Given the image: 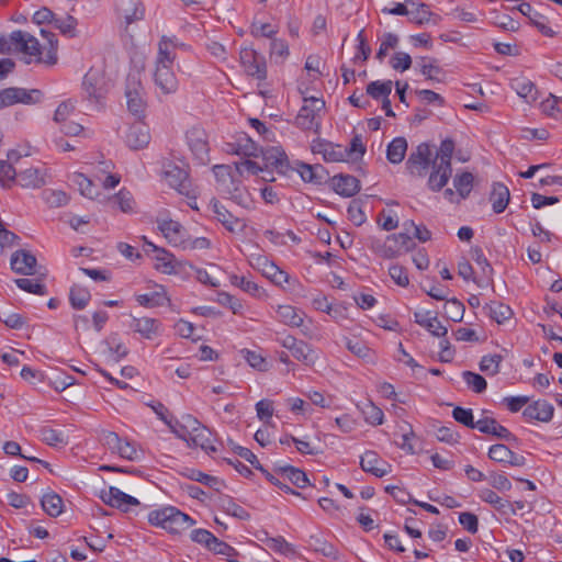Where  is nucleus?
<instances>
[{
  "instance_id": "39",
  "label": "nucleus",
  "mask_w": 562,
  "mask_h": 562,
  "mask_svg": "<svg viewBox=\"0 0 562 562\" xmlns=\"http://www.w3.org/2000/svg\"><path fill=\"white\" fill-rule=\"evenodd\" d=\"M176 59V50L173 44L168 36H162L158 43V55L156 65L172 66Z\"/></svg>"
},
{
  "instance_id": "49",
  "label": "nucleus",
  "mask_w": 562,
  "mask_h": 562,
  "mask_svg": "<svg viewBox=\"0 0 562 562\" xmlns=\"http://www.w3.org/2000/svg\"><path fill=\"white\" fill-rule=\"evenodd\" d=\"M487 308L490 311L491 318L498 324H503L513 316L512 308L501 302H491V304L487 305Z\"/></svg>"
},
{
  "instance_id": "60",
  "label": "nucleus",
  "mask_w": 562,
  "mask_h": 562,
  "mask_svg": "<svg viewBox=\"0 0 562 562\" xmlns=\"http://www.w3.org/2000/svg\"><path fill=\"white\" fill-rule=\"evenodd\" d=\"M454 147L456 144L451 138L443 139L432 160L440 161L443 164H451Z\"/></svg>"
},
{
  "instance_id": "62",
  "label": "nucleus",
  "mask_w": 562,
  "mask_h": 562,
  "mask_svg": "<svg viewBox=\"0 0 562 562\" xmlns=\"http://www.w3.org/2000/svg\"><path fill=\"white\" fill-rule=\"evenodd\" d=\"M348 218L356 225L361 226L366 221L367 216L362 210L361 203L358 200L350 202L348 209Z\"/></svg>"
},
{
  "instance_id": "32",
  "label": "nucleus",
  "mask_w": 562,
  "mask_h": 562,
  "mask_svg": "<svg viewBox=\"0 0 562 562\" xmlns=\"http://www.w3.org/2000/svg\"><path fill=\"white\" fill-rule=\"evenodd\" d=\"M415 323L425 327L432 336L445 337L448 333L446 326H443L436 316L430 317L429 312L414 314Z\"/></svg>"
},
{
  "instance_id": "37",
  "label": "nucleus",
  "mask_w": 562,
  "mask_h": 562,
  "mask_svg": "<svg viewBox=\"0 0 562 562\" xmlns=\"http://www.w3.org/2000/svg\"><path fill=\"white\" fill-rule=\"evenodd\" d=\"M276 471L299 488H304L310 484L306 473L297 468L285 465Z\"/></svg>"
},
{
  "instance_id": "36",
  "label": "nucleus",
  "mask_w": 562,
  "mask_h": 562,
  "mask_svg": "<svg viewBox=\"0 0 562 562\" xmlns=\"http://www.w3.org/2000/svg\"><path fill=\"white\" fill-rule=\"evenodd\" d=\"M291 353L297 361L308 367L314 366L318 359L316 350L304 340H300Z\"/></svg>"
},
{
  "instance_id": "10",
  "label": "nucleus",
  "mask_w": 562,
  "mask_h": 562,
  "mask_svg": "<svg viewBox=\"0 0 562 562\" xmlns=\"http://www.w3.org/2000/svg\"><path fill=\"white\" fill-rule=\"evenodd\" d=\"M220 190L222 193L226 194L228 199L243 207H248L251 202L249 193L241 184L239 177L236 178L234 176L222 179Z\"/></svg>"
},
{
  "instance_id": "4",
  "label": "nucleus",
  "mask_w": 562,
  "mask_h": 562,
  "mask_svg": "<svg viewBox=\"0 0 562 562\" xmlns=\"http://www.w3.org/2000/svg\"><path fill=\"white\" fill-rule=\"evenodd\" d=\"M415 247L413 237L407 233L392 234L385 240L373 239L371 249L382 258H396L403 252H407Z\"/></svg>"
},
{
  "instance_id": "9",
  "label": "nucleus",
  "mask_w": 562,
  "mask_h": 562,
  "mask_svg": "<svg viewBox=\"0 0 562 562\" xmlns=\"http://www.w3.org/2000/svg\"><path fill=\"white\" fill-rule=\"evenodd\" d=\"M293 171H296L304 182L315 186H321L328 179L327 170L319 164L310 165L295 160L293 165H291L290 173Z\"/></svg>"
},
{
  "instance_id": "27",
  "label": "nucleus",
  "mask_w": 562,
  "mask_h": 562,
  "mask_svg": "<svg viewBox=\"0 0 562 562\" xmlns=\"http://www.w3.org/2000/svg\"><path fill=\"white\" fill-rule=\"evenodd\" d=\"M160 322L150 317H133L130 327L145 339H153L159 334Z\"/></svg>"
},
{
  "instance_id": "47",
  "label": "nucleus",
  "mask_w": 562,
  "mask_h": 562,
  "mask_svg": "<svg viewBox=\"0 0 562 562\" xmlns=\"http://www.w3.org/2000/svg\"><path fill=\"white\" fill-rule=\"evenodd\" d=\"M393 82L391 80L372 81L367 86V94L375 100H383L385 97H390Z\"/></svg>"
},
{
  "instance_id": "21",
  "label": "nucleus",
  "mask_w": 562,
  "mask_h": 562,
  "mask_svg": "<svg viewBox=\"0 0 562 562\" xmlns=\"http://www.w3.org/2000/svg\"><path fill=\"white\" fill-rule=\"evenodd\" d=\"M164 176L167 183L180 193L189 190V175L183 168H180L173 164H168L165 166Z\"/></svg>"
},
{
  "instance_id": "8",
  "label": "nucleus",
  "mask_w": 562,
  "mask_h": 562,
  "mask_svg": "<svg viewBox=\"0 0 562 562\" xmlns=\"http://www.w3.org/2000/svg\"><path fill=\"white\" fill-rule=\"evenodd\" d=\"M324 106L325 101L322 99L314 97L304 98V104L295 117L296 126L304 131H310L315 125L318 126V123H315L316 113L323 110Z\"/></svg>"
},
{
  "instance_id": "5",
  "label": "nucleus",
  "mask_w": 562,
  "mask_h": 562,
  "mask_svg": "<svg viewBox=\"0 0 562 562\" xmlns=\"http://www.w3.org/2000/svg\"><path fill=\"white\" fill-rule=\"evenodd\" d=\"M44 93L40 89H25L10 87L0 90V110L22 103L26 105L38 104L42 102Z\"/></svg>"
},
{
  "instance_id": "1",
  "label": "nucleus",
  "mask_w": 562,
  "mask_h": 562,
  "mask_svg": "<svg viewBox=\"0 0 562 562\" xmlns=\"http://www.w3.org/2000/svg\"><path fill=\"white\" fill-rule=\"evenodd\" d=\"M41 34L47 40L49 48L45 56L42 55L41 44L35 36L25 31H13L10 34V42L15 46V49L24 55L34 57L36 63H44L46 65H55L57 63V46L58 41L56 35L44 29Z\"/></svg>"
},
{
  "instance_id": "43",
  "label": "nucleus",
  "mask_w": 562,
  "mask_h": 562,
  "mask_svg": "<svg viewBox=\"0 0 562 562\" xmlns=\"http://www.w3.org/2000/svg\"><path fill=\"white\" fill-rule=\"evenodd\" d=\"M91 299L89 290L79 284H74L69 293V302L75 310H83Z\"/></svg>"
},
{
  "instance_id": "57",
  "label": "nucleus",
  "mask_w": 562,
  "mask_h": 562,
  "mask_svg": "<svg viewBox=\"0 0 562 562\" xmlns=\"http://www.w3.org/2000/svg\"><path fill=\"white\" fill-rule=\"evenodd\" d=\"M76 110V101L72 99H68L66 101H63L56 109L54 113V122L61 124L66 121H68V117L75 112Z\"/></svg>"
},
{
  "instance_id": "28",
  "label": "nucleus",
  "mask_w": 562,
  "mask_h": 562,
  "mask_svg": "<svg viewBox=\"0 0 562 562\" xmlns=\"http://www.w3.org/2000/svg\"><path fill=\"white\" fill-rule=\"evenodd\" d=\"M117 12L123 16L127 24L144 18V7L140 0H117Z\"/></svg>"
},
{
  "instance_id": "19",
  "label": "nucleus",
  "mask_w": 562,
  "mask_h": 562,
  "mask_svg": "<svg viewBox=\"0 0 562 562\" xmlns=\"http://www.w3.org/2000/svg\"><path fill=\"white\" fill-rule=\"evenodd\" d=\"M36 263V257L30 251L23 249L13 252L10 260L11 269L15 273L24 276L34 274Z\"/></svg>"
},
{
  "instance_id": "12",
  "label": "nucleus",
  "mask_w": 562,
  "mask_h": 562,
  "mask_svg": "<svg viewBox=\"0 0 562 562\" xmlns=\"http://www.w3.org/2000/svg\"><path fill=\"white\" fill-rule=\"evenodd\" d=\"M140 90L142 85L139 79H137L135 76H128L125 90L127 109L132 114L136 116H140L145 110V102L143 100Z\"/></svg>"
},
{
  "instance_id": "41",
  "label": "nucleus",
  "mask_w": 562,
  "mask_h": 562,
  "mask_svg": "<svg viewBox=\"0 0 562 562\" xmlns=\"http://www.w3.org/2000/svg\"><path fill=\"white\" fill-rule=\"evenodd\" d=\"M41 505L50 517H58L63 513V498L57 493L50 492L43 495Z\"/></svg>"
},
{
  "instance_id": "30",
  "label": "nucleus",
  "mask_w": 562,
  "mask_h": 562,
  "mask_svg": "<svg viewBox=\"0 0 562 562\" xmlns=\"http://www.w3.org/2000/svg\"><path fill=\"white\" fill-rule=\"evenodd\" d=\"M479 496L483 502L492 505L501 514L516 515V508H514V504L499 497L493 490L483 488L480 491Z\"/></svg>"
},
{
  "instance_id": "40",
  "label": "nucleus",
  "mask_w": 562,
  "mask_h": 562,
  "mask_svg": "<svg viewBox=\"0 0 562 562\" xmlns=\"http://www.w3.org/2000/svg\"><path fill=\"white\" fill-rule=\"evenodd\" d=\"M407 142L404 137H395L386 149V158L391 164H400L405 158Z\"/></svg>"
},
{
  "instance_id": "15",
  "label": "nucleus",
  "mask_w": 562,
  "mask_h": 562,
  "mask_svg": "<svg viewBox=\"0 0 562 562\" xmlns=\"http://www.w3.org/2000/svg\"><path fill=\"white\" fill-rule=\"evenodd\" d=\"M430 167L427 186L432 192H439L451 178L452 165L432 160Z\"/></svg>"
},
{
  "instance_id": "18",
  "label": "nucleus",
  "mask_w": 562,
  "mask_h": 562,
  "mask_svg": "<svg viewBox=\"0 0 562 562\" xmlns=\"http://www.w3.org/2000/svg\"><path fill=\"white\" fill-rule=\"evenodd\" d=\"M479 431L485 435H491L497 439L505 441H517V437L513 435L506 427L498 424L495 418L484 417L476 422V428Z\"/></svg>"
},
{
  "instance_id": "51",
  "label": "nucleus",
  "mask_w": 562,
  "mask_h": 562,
  "mask_svg": "<svg viewBox=\"0 0 562 562\" xmlns=\"http://www.w3.org/2000/svg\"><path fill=\"white\" fill-rule=\"evenodd\" d=\"M503 360L501 355L483 356L480 361V370L487 375H495L499 372V366Z\"/></svg>"
},
{
  "instance_id": "26",
  "label": "nucleus",
  "mask_w": 562,
  "mask_h": 562,
  "mask_svg": "<svg viewBox=\"0 0 562 562\" xmlns=\"http://www.w3.org/2000/svg\"><path fill=\"white\" fill-rule=\"evenodd\" d=\"M333 187L337 194L346 198L356 195L361 187L360 181L350 175H338L333 178Z\"/></svg>"
},
{
  "instance_id": "23",
  "label": "nucleus",
  "mask_w": 562,
  "mask_h": 562,
  "mask_svg": "<svg viewBox=\"0 0 562 562\" xmlns=\"http://www.w3.org/2000/svg\"><path fill=\"white\" fill-rule=\"evenodd\" d=\"M517 10L527 16L532 25H535L544 36H554V31L548 25V19L540 12L536 11L530 3L521 2Z\"/></svg>"
},
{
  "instance_id": "33",
  "label": "nucleus",
  "mask_w": 562,
  "mask_h": 562,
  "mask_svg": "<svg viewBox=\"0 0 562 562\" xmlns=\"http://www.w3.org/2000/svg\"><path fill=\"white\" fill-rule=\"evenodd\" d=\"M144 240H145V244L148 247H151V249L156 252V256H155V259L157 261L156 269L164 273H167V274L173 273L175 272V265H173L175 256L172 254H170L169 251H167L166 249L155 246L153 243L148 241L146 239V237H144Z\"/></svg>"
},
{
  "instance_id": "59",
  "label": "nucleus",
  "mask_w": 562,
  "mask_h": 562,
  "mask_svg": "<svg viewBox=\"0 0 562 562\" xmlns=\"http://www.w3.org/2000/svg\"><path fill=\"white\" fill-rule=\"evenodd\" d=\"M222 508L231 516L236 517L241 520H247L249 518L248 512L236 504L231 497H225L221 499Z\"/></svg>"
},
{
  "instance_id": "44",
  "label": "nucleus",
  "mask_w": 562,
  "mask_h": 562,
  "mask_svg": "<svg viewBox=\"0 0 562 562\" xmlns=\"http://www.w3.org/2000/svg\"><path fill=\"white\" fill-rule=\"evenodd\" d=\"M40 436L43 442L52 447H63L68 443L67 438L64 436L63 431L56 430L48 426L42 427L40 429Z\"/></svg>"
},
{
  "instance_id": "6",
  "label": "nucleus",
  "mask_w": 562,
  "mask_h": 562,
  "mask_svg": "<svg viewBox=\"0 0 562 562\" xmlns=\"http://www.w3.org/2000/svg\"><path fill=\"white\" fill-rule=\"evenodd\" d=\"M240 63L248 76L259 81L266 80L267 63L263 55L252 48L245 47L240 50Z\"/></svg>"
},
{
  "instance_id": "45",
  "label": "nucleus",
  "mask_w": 562,
  "mask_h": 562,
  "mask_svg": "<svg viewBox=\"0 0 562 562\" xmlns=\"http://www.w3.org/2000/svg\"><path fill=\"white\" fill-rule=\"evenodd\" d=\"M512 88L517 92V94L526 100H535L536 99V86L533 82L526 78H516L510 83Z\"/></svg>"
},
{
  "instance_id": "11",
  "label": "nucleus",
  "mask_w": 562,
  "mask_h": 562,
  "mask_svg": "<svg viewBox=\"0 0 562 562\" xmlns=\"http://www.w3.org/2000/svg\"><path fill=\"white\" fill-rule=\"evenodd\" d=\"M360 467L375 477H383L392 471V465L373 450H368L361 456Z\"/></svg>"
},
{
  "instance_id": "20",
  "label": "nucleus",
  "mask_w": 562,
  "mask_h": 562,
  "mask_svg": "<svg viewBox=\"0 0 562 562\" xmlns=\"http://www.w3.org/2000/svg\"><path fill=\"white\" fill-rule=\"evenodd\" d=\"M125 142L132 149H142L150 142L149 128L144 122H135L126 133Z\"/></svg>"
},
{
  "instance_id": "58",
  "label": "nucleus",
  "mask_w": 562,
  "mask_h": 562,
  "mask_svg": "<svg viewBox=\"0 0 562 562\" xmlns=\"http://www.w3.org/2000/svg\"><path fill=\"white\" fill-rule=\"evenodd\" d=\"M452 416L456 422L462 424L463 426L471 429L476 428V422H474L473 412L471 408L456 406L452 411Z\"/></svg>"
},
{
  "instance_id": "50",
  "label": "nucleus",
  "mask_w": 562,
  "mask_h": 562,
  "mask_svg": "<svg viewBox=\"0 0 562 562\" xmlns=\"http://www.w3.org/2000/svg\"><path fill=\"white\" fill-rule=\"evenodd\" d=\"M181 474L191 481L202 483L209 487H215L220 484V480L216 476H212L196 469H186Z\"/></svg>"
},
{
  "instance_id": "64",
  "label": "nucleus",
  "mask_w": 562,
  "mask_h": 562,
  "mask_svg": "<svg viewBox=\"0 0 562 562\" xmlns=\"http://www.w3.org/2000/svg\"><path fill=\"white\" fill-rule=\"evenodd\" d=\"M510 452L512 450L507 446L503 443H496L490 447L487 456L495 462L506 463L510 457Z\"/></svg>"
},
{
  "instance_id": "42",
  "label": "nucleus",
  "mask_w": 562,
  "mask_h": 562,
  "mask_svg": "<svg viewBox=\"0 0 562 562\" xmlns=\"http://www.w3.org/2000/svg\"><path fill=\"white\" fill-rule=\"evenodd\" d=\"M474 176L469 171L457 173L453 178V187L460 199H467L473 189Z\"/></svg>"
},
{
  "instance_id": "14",
  "label": "nucleus",
  "mask_w": 562,
  "mask_h": 562,
  "mask_svg": "<svg viewBox=\"0 0 562 562\" xmlns=\"http://www.w3.org/2000/svg\"><path fill=\"white\" fill-rule=\"evenodd\" d=\"M101 499L109 506L127 512L131 506H138L139 501L120 488L110 486L108 491H101Z\"/></svg>"
},
{
  "instance_id": "38",
  "label": "nucleus",
  "mask_w": 562,
  "mask_h": 562,
  "mask_svg": "<svg viewBox=\"0 0 562 562\" xmlns=\"http://www.w3.org/2000/svg\"><path fill=\"white\" fill-rule=\"evenodd\" d=\"M278 318L284 325L300 327L303 324V314L291 305H279L277 308Z\"/></svg>"
},
{
  "instance_id": "24",
  "label": "nucleus",
  "mask_w": 562,
  "mask_h": 562,
  "mask_svg": "<svg viewBox=\"0 0 562 562\" xmlns=\"http://www.w3.org/2000/svg\"><path fill=\"white\" fill-rule=\"evenodd\" d=\"M158 228L173 246H180L184 243V227L177 221L161 218L158 220Z\"/></svg>"
},
{
  "instance_id": "35",
  "label": "nucleus",
  "mask_w": 562,
  "mask_h": 562,
  "mask_svg": "<svg viewBox=\"0 0 562 562\" xmlns=\"http://www.w3.org/2000/svg\"><path fill=\"white\" fill-rule=\"evenodd\" d=\"M233 146V150L237 155L246 157H258L260 148L259 146L245 133L240 134Z\"/></svg>"
},
{
  "instance_id": "46",
  "label": "nucleus",
  "mask_w": 562,
  "mask_h": 562,
  "mask_svg": "<svg viewBox=\"0 0 562 562\" xmlns=\"http://www.w3.org/2000/svg\"><path fill=\"white\" fill-rule=\"evenodd\" d=\"M361 412L367 423L378 426L383 424L384 414L380 407L374 405L373 402L368 401L362 404Z\"/></svg>"
},
{
  "instance_id": "61",
  "label": "nucleus",
  "mask_w": 562,
  "mask_h": 562,
  "mask_svg": "<svg viewBox=\"0 0 562 562\" xmlns=\"http://www.w3.org/2000/svg\"><path fill=\"white\" fill-rule=\"evenodd\" d=\"M15 284L21 290L26 291L29 293L38 294V295H44L47 293L45 284L40 283L34 280H31V279H26V278L16 279Z\"/></svg>"
},
{
  "instance_id": "52",
  "label": "nucleus",
  "mask_w": 562,
  "mask_h": 562,
  "mask_svg": "<svg viewBox=\"0 0 562 562\" xmlns=\"http://www.w3.org/2000/svg\"><path fill=\"white\" fill-rule=\"evenodd\" d=\"M43 198L50 207H60L69 202V196L61 190L46 189L43 191Z\"/></svg>"
},
{
  "instance_id": "22",
  "label": "nucleus",
  "mask_w": 562,
  "mask_h": 562,
  "mask_svg": "<svg viewBox=\"0 0 562 562\" xmlns=\"http://www.w3.org/2000/svg\"><path fill=\"white\" fill-rule=\"evenodd\" d=\"M554 407L549 402L544 400H538L528 405L524 409L522 415L529 420L548 423L552 419Z\"/></svg>"
},
{
  "instance_id": "25",
  "label": "nucleus",
  "mask_w": 562,
  "mask_h": 562,
  "mask_svg": "<svg viewBox=\"0 0 562 562\" xmlns=\"http://www.w3.org/2000/svg\"><path fill=\"white\" fill-rule=\"evenodd\" d=\"M213 436L211 430L205 426H200L196 429L192 431L190 437L188 438V446L189 447H200L202 450H204L207 454L215 452L216 448L213 443Z\"/></svg>"
},
{
  "instance_id": "53",
  "label": "nucleus",
  "mask_w": 562,
  "mask_h": 562,
  "mask_svg": "<svg viewBox=\"0 0 562 562\" xmlns=\"http://www.w3.org/2000/svg\"><path fill=\"white\" fill-rule=\"evenodd\" d=\"M443 313L452 322H461L464 314V305L457 299L448 300L443 306Z\"/></svg>"
},
{
  "instance_id": "29",
  "label": "nucleus",
  "mask_w": 562,
  "mask_h": 562,
  "mask_svg": "<svg viewBox=\"0 0 562 562\" xmlns=\"http://www.w3.org/2000/svg\"><path fill=\"white\" fill-rule=\"evenodd\" d=\"M18 183L23 188H41L45 184V175L40 168L30 167L20 172L15 177Z\"/></svg>"
},
{
  "instance_id": "55",
  "label": "nucleus",
  "mask_w": 562,
  "mask_h": 562,
  "mask_svg": "<svg viewBox=\"0 0 562 562\" xmlns=\"http://www.w3.org/2000/svg\"><path fill=\"white\" fill-rule=\"evenodd\" d=\"M160 291H156L153 293H146V294H139L136 296V301L139 305L145 307H154L159 306L164 304V301L166 300V295L164 293V288L160 286Z\"/></svg>"
},
{
  "instance_id": "16",
  "label": "nucleus",
  "mask_w": 562,
  "mask_h": 562,
  "mask_svg": "<svg viewBox=\"0 0 562 562\" xmlns=\"http://www.w3.org/2000/svg\"><path fill=\"white\" fill-rule=\"evenodd\" d=\"M209 209L215 214L216 220L231 233L241 231L245 225L240 220L234 216L217 199L213 198L209 203Z\"/></svg>"
},
{
  "instance_id": "54",
  "label": "nucleus",
  "mask_w": 562,
  "mask_h": 562,
  "mask_svg": "<svg viewBox=\"0 0 562 562\" xmlns=\"http://www.w3.org/2000/svg\"><path fill=\"white\" fill-rule=\"evenodd\" d=\"M346 347L358 358L364 359L367 361L372 360V350L367 346L366 342L358 339H347Z\"/></svg>"
},
{
  "instance_id": "56",
  "label": "nucleus",
  "mask_w": 562,
  "mask_h": 562,
  "mask_svg": "<svg viewBox=\"0 0 562 562\" xmlns=\"http://www.w3.org/2000/svg\"><path fill=\"white\" fill-rule=\"evenodd\" d=\"M462 378L465 381L467 385L475 393H482L486 390L487 383L486 380L472 371H463Z\"/></svg>"
},
{
  "instance_id": "7",
  "label": "nucleus",
  "mask_w": 562,
  "mask_h": 562,
  "mask_svg": "<svg viewBox=\"0 0 562 562\" xmlns=\"http://www.w3.org/2000/svg\"><path fill=\"white\" fill-rule=\"evenodd\" d=\"M432 159L430 146L426 143H422L416 147V150L409 155L406 166L413 176L422 178L427 175Z\"/></svg>"
},
{
  "instance_id": "63",
  "label": "nucleus",
  "mask_w": 562,
  "mask_h": 562,
  "mask_svg": "<svg viewBox=\"0 0 562 562\" xmlns=\"http://www.w3.org/2000/svg\"><path fill=\"white\" fill-rule=\"evenodd\" d=\"M53 24L64 35H68L70 37L75 36L77 20L74 16L67 15L66 18H57L54 20Z\"/></svg>"
},
{
  "instance_id": "34",
  "label": "nucleus",
  "mask_w": 562,
  "mask_h": 562,
  "mask_svg": "<svg viewBox=\"0 0 562 562\" xmlns=\"http://www.w3.org/2000/svg\"><path fill=\"white\" fill-rule=\"evenodd\" d=\"M188 144L193 155L201 161H204L207 157L209 145L203 137V132L199 130H192L187 135Z\"/></svg>"
},
{
  "instance_id": "3",
  "label": "nucleus",
  "mask_w": 562,
  "mask_h": 562,
  "mask_svg": "<svg viewBox=\"0 0 562 562\" xmlns=\"http://www.w3.org/2000/svg\"><path fill=\"white\" fill-rule=\"evenodd\" d=\"M148 521L172 535H180L195 524L193 518L173 506L151 510L148 514Z\"/></svg>"
},
{
  "instance_id": "48",
  "label": "nucleus",
  "mask_w": 562,
  "mask_h": 562,
  "mask_svg": "<svg viewBox=\"0 0 562 562\" xmlns=\"http://www.w3.org/2000/svg\"><path fill=\"white\" fill-rule=\"evenodd\" d=\"M110 201L113 205L119 206L123 213H132L134 211V198L132 193L125 189L120 190Z\"/></svg>"
},
{
  "instance_id": "31",
  "label": "nucleus",
  "mask_w": 562,
  "mask_h": 562,
  "mask_svg": "<svg viewBox=\"0 0 562 562\" xmlns=\"http://www.w3.org/2000/svg\"><path fill=\"white\" fill-rule=\"evenodd\" d=\"M509 199L510 193L508 188L502 182H495L490 194L493 211L496 214L503 213L509 203Z\"/></svg>"
},
{
  "instance_id": "13",
  "label": "nucleus",
  "mask_w": 562,
  "mask_h": 562,
  "mask_svg": "<svg viewBox=\"0 0 562 562\" xmlns=\"http://www.w3.org/2000/svg\"><path fill=\"white\" fill-rule=\"evenodd\" d=\"M265 166L274 168L280 175L290 176L291 164L285 151L281 147H269L261 149Z\"/></svg>"
},
{
  "instance_id": "2",
  "label": "nucleus",
  "mask_w": 562,
  "mask_h": 562,
  "mask_svg": "<svg viewBox=\"0 0 562 562\" xmlns=\"http://www.w3.org/2000/svg\"><path fill=\"white\" fill-rule=\"evenodd\" d=\"M111 83L105 75L91 68L82 80V101L88 112H101L105 108Z\"/></svg>"
},
{
  "instance_id": "17",
  "label": "nucleus",
  "mask_w": 562,
  "mask_h": 562,
  "mask_svg": "<svg viewBox=\"0 0 562 562\" xmlns=\"http://www.w3.org/2000/svg\"><path fill=\"white\" fill-rule=\"evenodd\" d=\"M154 81L164 94L175 93L178 89V79L172 66L156 65Z\"/></svg>"
}]
</instances>
